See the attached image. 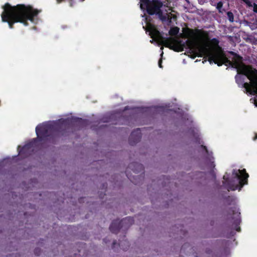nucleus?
Wrapping results in <instances>:
<instances>
[{
  "label": "nucleus",
  "mask_w": 257,
  "mask_h": 257,
  "mask_svg": "<svg viewBox=\"0 0 257 257\" xmlns=\"http://www.w3.org/2000/svg\"><path fill=\"white\" fill-rule=\"evenodd\" d=\"M253 11L257 13V5L254 4L253 6Z\"/></svg>",
  "instance_id": "12"
},
{
  "label": "nucleus",
  "mask_w": 257,
  "mask_h": 257,
  "mask_svg": "<svg viewBox=\"0 0 257 257\" xmlns=\"http://www.w3.org/2000/svg\"><path fill=\"white\" fill-rule=\"evenodd\" d=\"M113 226H114V223H112V224L110 226V229L111 231L114 232L115 230L113 229Z\"/></svg>",
  "instance_id": "11"
},
{
  "label": "nucleus",
  "mask_w": 257,
  "mask_h": 257,
  "mask_svg": "<svg viewBox=\"0 0 257 257\" xmlns=\"http://www.w3.org/2000/svg\"><path fill=\"white\" fill-rule=\"evenodd\" d=\"M254 104L257 107V101L255 100H254Z\"/></svg>",
  "instance_id": "15"
},
{
  "label": "nucleus",
  "mask_w": 257,
  "mask_h": 257,
  "mask_svg": "<svg viewBox=\"0 0 257 257\" xmlns=\"http://www.w3.org/2000/svg\"><path fill=\"white\" fill-rule=\"evenodd\" d=\"M52 129V125L50 123H45L38 125L36 128L37 137L40 138L47 136L48 132Z\"/></svg>",
  "instance_id": "6"
},
{
  "label": "nucleus",
  "mask_w": 257,
  "mask_h": 257,
  "mask_svg": "<svg viewBox=\"0 0 257 257\" xmlns=\"http://www.w3.org/2000/svg\"><path fill=\"white\" fill-rule=\"evenodd\" d=\"M164 6L165 7H166L168 9L167 10L165 9V11L167 12V13H166L167 16H165V17H167L168 19L171 18L172 17H173V18H175L174 16L171 14V12H172L173 11L172 10L171 7H169L168 6H166V5H164Z\"/></svg>",
  "instance_id": "7"
},
{
  "label": "nucleus",
  "mask_w": 257,
  "mask_h": 257,
  "mask_svg": "<svg viewBox=\"0 0 257 257\" xmlns=\"http://www.w3.org/2000/svg\"><path fill=\"white\" fill-rule=\"evenodd\" d=\"M220 3H218V6H219V5H220Z\"/></svg>",
  "instance_id": "23"
},
{
  "label": "nucleus",
  "mask_w": 257,
  "mask_h": 257,
  "mask_svg": "<svg viewBox=\"0 0 257 257\" xmlns=\"http://www.w3.org/2000/svg\"><path fill=\"white\" fill-rule=\"evenodd\" d=\"M60 1H61V0H57V1L58 2V3H60Z\"/></svg>",
  "instance_id": "19"
},
{
  "label": "nucleus",
  "mask_w": 257,
  "mask_h": 257,
  "mask_svg": "<svg viewBox=\"0 0 257 257\" xmlns=\"http://www.w3.org/2000/svg\"><path fill=\"white\" fill-rule=\"evenodd\" d=\"M246 3L249 6H251V4L250 3H248L247 2H246Z\"/></svg>",
  "instance_id": "17"
},
{
  "label": "nucleus",
  "mask_w": 257,
  "mask_h": 257,
  "mask_svg": "<svg viewBox=\"0 0 257 257\" xmlns=\"http://www.w3.org/2000/svg\"><path fill=\"white\" fill-rule=\"evenodd\" d=\"M22 152V151H19V153H21Z\"/></svg>",
  "instance_id": "25"
},
{
  "label": "nucleus",
  "mask_w": 257,
  "mask_h": 257,
  "mask_svg": "<svg viewBox=\"0 0 257 257\" xmlns=\"http://www.w3.org/2000/svg\"><path fill=\"white\" fill-rule=\"evenodd\" d=\"M4 12L1 15L2 21L8 22L10 28H13V24L16 22L24 23L26 25V21L30 20L35 22V17L40 12V11L34 9L30 6L18 5L12 7L6 4L3 7Z\"/></svg>",
  "instance_id": "1"
},
{
  "label": "nucleus",
  "mask_w": 257,
  "mask_h": 257,
  "mask_svg": "<svg viewBox=\"0 0 257 257\" xmlns=\"http://www.w3.org/2000/svg\"><path fill=\"white\" fill-rule=\"evenodd\" d=\"M179 31V28H178L177 27H174V28H172L170 30L169 33L171 35L174 36V35H177Z\"/></svg>",
  "instance_id": "8"
},
{
  "label": "nucleus",
  "mask_w": 257,
  "mask_h": 257,
  "mask_svg": "<svg viewBox=\"0 0 257 257\" xmlns=\"http://www.w3.org/2000/svg\"><path fill=\"white\" fill-rule=\"evenodd\" d=\"M163 54V52H162V53L161 54V56H162Z\"/></svg>",
  "instance_id": "20"
},
{
  "label": "nucleus",
  "mask_w": 257,
  "mask_h": 257,
  "mask_svg": "<svg viewBox=\"0 0 257 257\" xmlns=\"http://www.w3.org/2000/svg\"><path fill=\"white\" fill-rule=\"evenodd\" d=\"M225 177H225V176H224V177H223V179H225Z\"/></svg>",
  "instance_id": "21"
},
{
  "label": "nucleus",
  "mask_w": 257,
  "mask_h": 257,
  "mask_svg": "<svg viewBox=\"0 0 257 257\" xmlns=\"http://www.w3.org/2000/svg\"><path fill=\"white\" fill-rule=\"evenodd\" d=\"M163 5L158 0H152V3L149 0H140V8L142 10H146L147 12L151 15L159 14L161 15L160 8Z\"/></svg>",
  "instance_id": "4"
},
{
  "label": "nucleus",
  "mask_w": 257,
  "mask_h": 257,
  "mask_svg": "<svg viewBox=\"0 0 257 257\" xmlns=\"http://www.w3.org/2000/svg\"><path fill=\"white\" fill-rule=\"evenodd\" d=\"M218 7H221V4H220V5H219Z\"/></svg>",
  "instance_id": "24"
},
{
  "label": "nucleus",
  "mask_w": 257,
  "mask_h": 257,
  "mask_svg": "<svg viewBox=\"0 0 257 257\" xmlns=\"http://www.w3.org/2000/svg\"><path fill=\"white\" fill-rule=\"evenodd\" d=\"M238 74H242L250 80L249 83H244L243 87L246 92L250 94L257 95V70H237Z\"/></svg>",
  "instance_id": "3"
},
{
  "label": "nucleus",
  "mask_w": 257,
  "mask_h": 257,
  "mask_svg": "<svg viewBox=\"0 0 257 257\" xmlns=\"http://www.w3.org/2000/svg\"><path fill=\"white\" fill-rule=\"evenodd\" d=\"M243 77L239 75H237L236 76H235V79H236V81L237 83H242V81H241V79H242V78Z\"/></svg>",
  "instance_id": "10"
},
{
  "label": "nucleus",
  "mask_w": 257,
  "mask_h": 257,
  "mask_svg": "<svg viewBox=\"0 0 257 257\" xmlns=\"http://www.w3.org/2000/svg\"><path fill=\"white\" fill-rule=\"evenodd\" d=\"M232 176L236 179V184L234 186H230L229 189L232 190H240L243 185L246 184L248 175L246 173L245 169H234L232 171Z\"/></svg>",
  "instance_id": "5"
},
{
  "label": "nucleus",
  "mask_w": 257,
  "mask_h": 257,
  "mask_svg": "<svg viewBox=\"0 0 257 257\" xmlns=\"http://www.w3.org/2000/svg\"><path fill=\"white\" fill-rule=\"evenodd\" d=\"M161 62V60H160L159 61V66L160 68H162Z\"/></svg>",
  "instance_id": "14"
},
{
  "label": "nucleus",
  "mask_w": 257,
  "mask_h": 257,
  "mask_svg": "<svg viewBox=\"0 0 257 257\" xmlns=\"http://www.w3.org/2000/svg\"><path fill=\"white\" fill-rule=\"evenodd\" d=\"M228 20L230 22H233V15L231 12H228L227 13Z\"/></svg>",
  "instance_id": "9"
},
{
  "label": "nucleus",
  "mask_w": 257,
  "mask_h": 257,
  "mask_svg": "<svg viewBox=\"0 0 257 257\" xmlns=\"http://www.w3.org/2000/svg\"><path fill=\"white\" fill-rule=\"evenodd\" d=\"M202 148L206 151V149L205 147L202 146Z\"/></svg>",
  "instance_id": "18"
},
{
  "label": "nucleus",
  "mask_w": 257,
  "mask_h": 257,
  "mask_svg": "<svg viewBox=\"0 0 257 257\" xmlns=\"http://www.w3.org/2000/svg\"><path fill=\"white\" fill-rule=\"evenodd\" d=\"M28 148H29V145H25L23 148V151H25Z\"/></svg>",
  "instance_id": "13"
},
{
  "label": "nucleus",
  "mask_w": 257,
  "mask_h": 257,
  "mask_svg": "<svg viewBox=\"0 0 257 257\" xmlns=\"http://www.w3.org/2000/svg\"><path fill=\"white\" fill-rule=\"evenodd\" d=\"M148 31L152 38V40L150 41L151 43L155 41L159 45H163L170 48L180 45V42L176 38H171L164 39L159 31L154 26L150 24L148 25Z\"/></svg>",
  "instance_id": "2"
},
{
  "label": "nucleus",
  "mask_w": 257,
  "mask_h": 257,
  "mask_svg": "<svg viewBox=\"0 0 257 257\" xmlns=\"http://www.w3.org/2000/svg\"><path fill=\"white\" fill-rule=\"evenodd\" d=\"M197 54H194V56L192 57L193 58H194L196 56Z\"/></svg>",
  "instance_id": "16"
},
{
  "label": "nucleus",
  "mask_w": 257,
  "mask_h": 257,
  "mask_svg": "<svg viewBox=\"0 0 257 257\" xmlns=\"http://www.w3.org/2000/svg\"><path fill=\"white\" fill-rule=\"evenodd\" d=\"M163 47H162L161 48V49L162 50H163Z\"/></svg>",
  "instance_id": "22"
}]
</instances>
